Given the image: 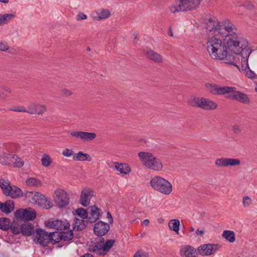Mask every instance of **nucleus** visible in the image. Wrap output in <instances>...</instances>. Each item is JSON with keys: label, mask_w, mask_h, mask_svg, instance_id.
I'll return each mask as SVG.
<instances>
[{"label": "nucleus", "mask_w": 257, "mask_h": 257, "mask_svg": "<svg viewBox=\"0 0 257 257\" xmlns=\"http://www.w3.org/2000/svg\"><path fill=\"white\" fill-rule=\"evenodd\" d=\"M204 25L212 36L225 40L228 49L234 54L241 53L248 46L247 41L238 34L236 26L229 20L220 23L216 18H209Z\"/></svg>", "instance_id": "f257e3e1"}, {"label": "nucleus", "mask_w": 257, "mask_h": 257, "mask_svg": "<svg viewBox=\"0 0 257 257\" xmlns=\"http://www.w3.org/2000/svg\"><path fill=\"white\" fill-rule=\"evenodd\" d=\"M252 52V50L247 49L241 53V64L242 70L249 67L248 58Z\"/></svg>", "instance_id": "cd10ccee"}, {"label": "nucleus", "mask_w": 257, "mask_h": 257, "mask_svg": "<svg viewBox=\"0 0 257 257\" xmlns=\"http://www.w3.org/2000/svg\"><path fill=\"white\" fill-rule=\"evenodd\" d=\"M0 187L6 195L11 196L13 198L16 197V191L13 190L8 180L1 179Z\"/></svg>", "instance_id": "f3484780"}, {"label": "nucleus", "mask_w": 257, "mask_h": 257, "mask_svg": "<svg viewBox=\"0 0 257 257\" xmlns=\"http://www.w3.org/2000/svg\"><path fill=\"white\" fill-rule=\"evenodd\" d=\"M110 229L109 224L102 221H99L94 224L93 231L98 236L105 235Z\"/></svg>", "instance_id": "4468645a"}, {"label": "nucleus", "mask_w": 257, "mask_h": 257, "mask_svg": "<svg viewBox=\"0 0 257 257\" xmlns=\"http://www.w3.org/2000/svg\"><path fill=\"white\" fill-rule=\"evenodd\" d=\"M47 111V108L45 105L31 103L28 107V113L30 114H42Z\"/></svg>", "instance_id": "a211bd4d"}, {"label": "nucleus", "mask_w": 257, "mask_h": 257, "mask_svg": "<svg viewBox=\"0 0 257 257\" xmlns=\"http://www.w3.org/2000/svg\"><path fill=\"white\" fill-rule=\"evenodd\" d=\"M180 255L184 257H196V250L192 246L187 245L180 249Z\"/></svg>", "instance_id": "b1692460"}, {"label": "nucleus", "mask_w": 257, "mask_h": 257, "mask_svg": "<svg viewBox=\"0 0 257 257\" xmlns=\"http://www.w3.org/2000/svg\"><path fill=\"white\" fill-rule=\"evenodd\" d=\"M222 237L226 240L232 243L235 241V236L233 231L231 230H224L222 233Z\"/></svg>", "instance_id": "f704fd0d"}, {"label": "nucleus", "mask_w": 257, "mask_h": 257, "mask_svg": "<svg viewBox=\"0 0 257 257\" xmlns=\"http://www.w3.org/2000/svg\"><path fill=\"white\" fill-rule=\"evenodd\" d=\"M15 15L6 14L3 15H0V25H3L8 23L10 20L14 19Z\"/></svg>", "instance_id": "e433bc0d"}, {"label": "nucleus", "mask_w": 257, "mask_h": 257, "mask_svg": "<svg viewBox=\"0 0 257 257\" xmlns=\"http://www.w3.org/2000/svg\"><path fill=\"white\" fill-rule=\"evenodd\" d=\"M19 233H20L19 231L17 230V235L19 234Z\"/></svg>", "instance_id": "338daca9"}, {"label": "nucleus", "mask_w": 257, "mask_h": 257, "mask_svg": "<svg viewBox=\"0 0 257 257\" xmlns=\"http://www.w3.org/2000/svg\"><path fill=\"white\" fill-rule=\"evenodd\" d=\"M60 93L62 96L66 97L71 96L73 94L72 92L70 90L66 88L62 89L60 90Z\"/></svg>", "instance_id": "de8ad7c7"}, {"label": "nucleus", "mask_w": 257, "mask_h": 257, "mask_svg": "<svg viewBox=\"0 0 257 257\" xmlns=\"http://www.w3.org/2000/svg\"><path fill=\"white\" fill-rule=\"evenodd\" d=\"M107 217L109 219V222L110 224L113 223V219L111 213L109 212H107Z\"/></svg>", "instance_id": "13d9d810"}, {"label": "nucleus", "mask_w": 257, "mask_h": 257, "mask_svg": "<svg viewBox=\"0 0 257 257\" xmlns=\"http://www.w3.org/2000/svg\"><path fill=\"white\" fill-rule=\"evenodd\" d=\"M50 242L53 244L59 242L60 239V232H52L49 233Z\"/></svg>", "instance_id": "c9c22d12"}, {"label": "nucleus", "mask_w": 257, "mask_h": 257, "mask_svg": "<svg viewBox=\"0 0 257 257\" xmlns=\"http://www.w3.org/2000/svg\"><path fill=\"white\" fill-rule=\"evenodd\" d=\"M15 154L11 151H8V152L0 153V163L4 165L16 166V159L15 158Z\"/></svg>", "instance_id": "ddd939ff"}, {"label": "nucleus", "mask_w": 257, "mask_h": 257, "mask_svg": "<svg viewBox=\"0 0 257 257\" xmlns=\"http://www.w3.org/2000/svg\"><path fill=\"white\" fill-rule=\"evenodd\" d=\"M88 210L89 211V213L87 221L90 223L95 222L99 218L100 210L96 205L89 207Z\"/></svg>", "instance_id": "412c9836"}, {"label": "nucleus", "mask_w": 257, "mask_h": 257, "mask_svg": "<svg viewBox=\"0 0 257 257\" xmlns=\"http://www.w3.org/2000/svg\"><path fill=\"white\" fill-rule=\"evenodd\" d=\"M196 235L197 236H200L201 237H203V235L204 234V231L203 230H200L199 229H198L196 230L195 232Z\"/></svg>", "instance_id": "4d7b16f0"}, {"label": "nucleus", "mask_w": 257, "mask_h": 257, "mask_svg": "<svg viewBox=\"0 0 257 257\" xmlns=\"http://www.w3.org/2000/svg\"><path fill=\"white\" fill-rule=\"evenodd\" d=\"M134 257H149V254L147 252H146L144 251L139 250L136 252Z\"/></svg>", "instance_id": "09e8293b"}, {"label": "nucleus", "mask_w": 257, "mask_h": 257, "mask_svg": "<svg viewBox=\"0 0 257 257\" xmlns=\"http://www.w3.org/2000/svg\"><path fill=\"white\" fill-rule=\"evenodd\" d=\"M0 50L2 51H9V53H11L7 43L2 41L0 42Z\"/></svg>", "instance_id": "a18cd8bd"}, {"label": "nucleus", "mask_w": 257, "mask_h": 257, "mask_svg": "<svg viewBox=\"0 0 257 257\" xmlns=\"http://www.w3.org/2000/svg\"><path fill=\"white\" fill-rule=\"evenodd\" d=\"M207 50L210 56L215 60H224L227 64L235 66L239 70L237 63L238 58L228 54L227 44L216 36H212L207 42Z\"/></svg>", "instance_id": "f03ea898"}, {"label": "nucleus", "mask_w": 257, "mask_h": 257, "mask_svg": "<svg viewBox=\"0 0 257 257\" xmlns=\"http://www.w3.org/2000/svg\"><path fill=\"white\" fill-rule=\"evenodd\" d=\"M15 207V202L12 200L6 201L4 203L0 201V209L6 213H10Z\"/></svg>", "instance_id": "bb28decb"}, {"label": "nucleus", "mask_w": 257, "mask_h": 257, "mask_svg": "<svg viewBox=\"0 0 257 257\" xmlns=\"http://www.w3.org/2000/svg\"><path fill=\"white\" fill-rule=\"evenodd\" d=\"M87 50H90V48L88 47V48H87Z\"/></svg>", "instance_id": "774afa93"}, {"label": "nucleus", "mask_w": 257, "mask_h": 257, "mask_svg": "<svg viewBox=\"0 0 257 257\" xmlns=\"http://www.w3.org/2000/svg\"><path fill=\"white\" fill-rule=\"evenodd\" d=\"M235 90V88L234 87L219 86L218 95H224L226 94H229L233 92Z\"/></svg>", "instance_id": "4c0bfd02"}, {"label": "nucleus", "mask_w": 257, "mask_h": 257, "mask_svg": "<svg viewBox=\"0 0 257 257\" xmlns=\"http://www.w3.org/2000/svg\"><path fill=\"white\" fill-rule=\"evenodd\" d=\"M62 155L66 157H69L72 155L73 156L74 152L72 149H66L64 150L62 152Z\"/></svg>", "instance_id": "49530a36"}, {"label": "nucleus", "mask_w": 257, "mask_h": 257, "mask_svg": "<svg viewBox=\"0 0 257 257\" xmlns=\"http://www.w3.org/2000/svg\"><path fill=\"white\" fill-rule=\"evenodd\" d=\"M240 164V161L237 159L227 158L226 167L238 166Z\"/></svg>", "instance_id": "37998d69"}, {"label": "nucleus", "mask_w": 257, "mask_h": 257, "mask_svg": "<svg viewBox=\"0 0 257 257\" xmlns=\"http://www.w3.org/2000/svg\"><path fill=\"white\" fill-rule=\"evenodd\" d=\"M226 158L217 159L215 161V165L218 167H226Z\"/></svg>", "instance_id": "c03bdc74"}, {"label": "nucleus", "mask_w": 257, "mask_h": 257, "mask_svg": "<svg viewBox=\"0 0 257 257\" xmlns=\"http://www.w3.org/2000/svg\"><path fill=\"white\" fill-rule=\"evenodd\" d=\"M26 183L27 186L34 187H40L42 186V182L35 177H31L27 179Z\"/></svg>", "instance_id": "2f4dec72"}, {"label": "nucleus", "mask_w": 257, "mask_h": 257, "mask_svg": "<svg viewBox=\"0 0 257 257\" xmlns=\"http://www.w3.org/2000/svg\"><path fill=\"white\" fill-rule=\"evenodd\" d=\"M206 86L211 94L218 95L220 86L216 84L208 83L206 85Z\"/></svg>", "instance_id": "58836bf2"}, {"label": "nucleus", "mask_w": 257, "mask_h": 257, "mask_svg": "<svg viewBox=\"0 0 257 257\" xmlns=\"http://www.w3.org/2000/svg\"><path fill=\"white\" fill-rule=\"evenodd\" d=\"M33 238L36 243L40 244L43 246H47L50 239L49 233L41 228L36 229Z\"/></svg>", "instance_id": "1a4fd4ad"}, {"label": "nucleus", "mask_w": 257, "mask_h": 257, "mask_svg": "<svg viewBox=\"0 0 257 257\" xmlns=\"http://www.w3.org/2000/svg\"><path fill=\"white\" fill-rule=\"evenodd\" d=\"M93 190L90 188H84L81 191L79 202L84 207L90 204L91 198L93 195Z\"/></svg>", "instance_id": "2eb2a0df"}, {"label": "nucleus", "mask_w": 257, "mask_h": 257, "mask_svg": "<svg viewBox=\"0 0 257 257\" xmlns=\"http://www.w3.org/2000/svg\"><path fill=\"white\" fill-rule=\"evenodd\" d=\"M115 242V240L114 239H108L105 242L103 238H101L98 242H91L88 245V249L90 251L104 255L109 251Z\"/></svg>", "instance_id": "20e7f679"}, {"label": "nucleus", "mask_w": 257, "mask_h": 257, "mask_svg": "<svg viewBox=\"0 0 257 257\" xmlns=\"http://www.w3.org/2000/svg\"><path fill=\"white\" fill-rule=\"evenodd\" d=\"M25 197L31 203L37 204L44 208L48 209L52 207L50 199L40 192L27 191L25 193Z\"/></svg>", "instance_id": "423d86ee"}, {"label": "nucleus", "mask_w": 257, "mask_h": 257, "mask_svg": "<svg viewBox=\"0 0 257 257\" xmlns=\"http://www.w3.org/2000/svg\"><path fill=\"white\" fill-rule=\"evenodd\" d=\"M41 162L43 166L48 167L52 163V160L49 155L44 154L41 158Z\"/></svg>", "instance_id": "ea45409f"}, {"label": "nucleus", "mask_w": 257, "mask_h": 257, "mask_svg": "<svg viewBox=\"0 0 257 257\" xmlns=\"http://www.w3.org/2000/svg\"><path fill=\"white\" fill-rule=\"evenodd\" d=\"M71 136L80 139L86 142L94 140L96 137V135L94 133L85 132L82 131H73L70 133Z\"/></svg>", "instance_id": "dca6fc26"}, {"label": "nucleus", "mask_w": 257, "mask_h": 257, "mask_svg": "<svg viewBox=\"0 0 257 257\" xmlns=\"http://www.w3.org/2000/svg\"><path fill=\"white\" fill-rule=\"evenodd\" d=\"M36 217V212L31 208L17 209V219L20 218L24 221H29L34 219Z\"/></svg>", "instance_id": "9b49d317"}, {"label": "nucleus", "mask_w": 257, "mask_h": 257, "mask_svg": "<svg viewBox=\"0 0 257 257\" xmlns=\"http://www.w3.org/2000/svg\"><path fill=\"white\" fill-rule=\"evenodd\" d=\"M251 203V199L248 196H245L243 198L242 203L245 207L249 206Z\"/></svg>", "instance_id": "8fccbe9b"}, {"label": "nucleus", "mask_w": 257, "mask_h": 257, "mask_svg": "<svg viewBox=\"0 0 257 257\" xmlns=\"http://www.w3.org/2000/svg\"><path fill=\"white\" fill-rule=\"evenodd\" d=\"M73 159L74 161H91L92 159L90 156L86 153H84L83 152H79L77 153H75L73 155Z\"/></svg>", "instance_id": "c756f323"}, {"label": "nucleus", "mask_w": 257, "mask_h": 257, "mask_svg": "<svg viewBox=\"0 0 257 257\" xmlns=\"http://www.w3.org/2000/svg\"><path fill=\"white\" fill-rule=\"evenodd\" d=\"M188 104L192 107L200 108L205 110H214L218 106L214 101L202 97L192 96Z\"/></svg>", "instance_id": "0eeeda50"}, {"label": "nucleus", "mask_w": 257, "mask_h": 257, "mask_svg": "<svg viewBox=\"0 0 257 257\" xmlns=\"http://www.w3.org/2000/svg\"><path fill=\"white\" fill-rule=\"evenodd\" d=\"M111 15L110 12L108 9H101L100 12L92 13L91 17L94 21H101L106 19Z\"/></svg>", "instance_id": "5701e85b"}, {"label": "nucleus", "mask_w": 257, "mask_h": 257, "mask_svg": "<svg viewBox=\"0 0 257 257\" xmlns=\"http://www.w3.org/2000/svg\"><path fill=\"white\" fill-rule=\"evenodd\" d=\"M81 257H94V256L90 253H86Z\"/></svg>", "instance_id": "680f3d73"}, {"label": "nucleus", "mask_w": 257, "mask_h": 257, "mask_svg": "<svg viewBox=\"0 0 257 257\" xmlns=\"http://www.w3.org/2000/svg\"><path fill=\"white\" fill-rule=\"evenodd\" d=\"M87 223V220L75 218L73 221V229L74 230H82L86 227Z\"/></svg>", "instance_id": "c85d7f7f"}, {"label": "nucleus", "mask_w": 257, "mask_h": 257, "mask_svg": "<svg viewBox=\"0 0 257 257\" xmlns=\"http://www.w3.org/2000/svg\"><path fill=\"white\" fill-rule=\"evenodd\" d=\"M114 165L116 170L121 174H126L131 171L130 167L126 164L114 162Z\"/></svg>", "instance_id": "7c9ffc66"}, {"label": "nucleus", "mask_w": 257, "mask_h": 257, "mask_svg": "<svg viewBox=\"0 0 257 257\" xmlns=\"http://www.w3.org/2000/svg\"><path fill=\"white\" fill-rule=\"evenodd\" d=\"M24 162L17 156V167L21 168L24 166Z\"/></svg>", "instance_id": "5fc2aeb1"}, {"label": "nucleus", "mask_w": 257, "mask_h": 257, "mask_svg": "<svg viewBox=\"0 0 257 257\" xmlns=\"http://www.w3.org/2000/svg\"><path fill=\"white\" fill-rule=\"evenodd\" d=\"M76 214L80 217L82 219L88 218V213L87 210L82 208H79L76 210Z\"/></svg>", "instance_id": "79ce46f5"}, {"label": "nucleus", "mask_w": 257, "mask_h": 257, "mask_svg": "<svg viewBox=\"0 0 257 257\" xmlns=\"http://www.w3.org/2000/svg\"><path fill=\"white\" fill-rule=\"evenodd\" d=\"M146 55L149 59L156 63H161L163 62L162 56L151 49L147 50Z\"/></svg>", "instance_id": "a878e982"}, {"label": "nucleus", "mask_w": 257, "mask_h": 257, "mask_svg": "<svg viewBox=\"0 0 257 257\" xmlns=\"http://www.w3.org/2000/svg\"><path fill=\"white\" fill-rule=\"evenodd\" d=\"M180 3L177 6H173L170 8V10L172 13H175L176 12H181L180 8Z\"/></svg>", "instance_id": "864d4df0"}, {"label": "nucleus", "mask_w": 257, "mask_h": 257, "mask_svg": "<svg viewBox=\"0 0 257 257\" xmlns=\"http://www.w3.org/2000/svg\"><path fill=\"white\" fill-rule=\"evenodd\" d=\"M220 247L219 244H204L199 246L197 250L202 255H209L215 252Z\"/></svg>", "instance_id": "f8f14e48"}, {"label": "nucleus", "mask_w": 257, "mask_h": 257, "mask_svg": "<svg viewBox=\"0 0 257 257\" xmlns=\"http://www.w3.org/2000/svg\"><path fill=\"white\" fill-rule=\"evenodd\" d=\"M168 34L170 36H173V32H172L171 28H170L169 30Z\"/></svg>", "instance_id": "e2e57ef3"}, {"label": "nucleus", "mask_w": 257, "mask_h": 257, "mask_svg": "<svg viewBox=\"0 0 257 257\" xmlns=\"http://www.w3.org/2000/svg\"><path fill=\"white\" fill-rule=\"evenodd\" d=\"M150 185L155 190L165 195L170 194L172 191L171 183L159 176H155L151 179Z\"/></svg>", "instance_id": "39448f33"}, {"label": "nucleus", "mask_w": 257, "mask_h": 257, "mask_svg": "<svg viewBox=\"0 0 257 257\" xmlns=\"http://www.w3.org/2000/svg\"><path fill=\"white\" fill-rule=\"evenodd\" d=\"M228 98L236 100L243 103H247L249 102V99L247 95L239 91L233 92L232 94L228 95Z\"/></svg>", "instance_id": "4be33fe9"}, {"label": "nucleus", "mask_w": 257, "mask_h": 257, "mask_svg": "<svg viewBox=\"0 0 257 257\" xmlns=\"http://www.w3.org/2000/svg\"><path fill=\"white\" fill-rule=\"evenodd\" d=\"M201 0H180V8L182 12L191 11L199 7Z\"/></svg>", "instance_id": "9d476101"}, {"label": "nucleus", "mask_w": 257, "mask_h": 257, "mask_svg": "<svg viewBox=\"0 0 257 257\" xmlns=\"http://www.w3.org/2000/svg\"><path fill=\"white\" fill-rule=\"evenodd\" d=\"M242 71L247 78L252 80L257 79V75L252 71L249 67L245 69H243Z\"/></svg>", "instance_id": "a19ab883"}, {"label": "nucleus", "mask_w": 257, "mask_h": 257, "mask_svg": "<svg viewBox=\"0 0 257 257\" xmlns=\"http://www.w3.org/2000/svg\"><path fill=\"white\" fill-rule=\"evenodd\" d=\"M46 225L50 228H55L57 230H66L70 227V224L67 221H63L60 220L49 221Z\"/></svg>", "instance_id": "aec40b11"}, {"label": "nucleus", "mask_w": 257, "mask_h": 257, "mask_svg": "<svg viewBox=\"0 0 257 257\" xmlns=\"http://www.w3.org/2000/svg\"><path fill=\"white\" fill-rule=\"evenodd\" d=\"M23 196V193L22 191V190L17 187V198L18 197H21Z\"/></svg>", "instance_id": "bf43d9fd"}, {"label": "nucleus", "mask_w": 257, "mask_h": 257, "mask_svg": "<svg viewBox=\"0 0 257 257\" xmlns=\"http://www.w3.org/2000/svg\"><path fill=\"white\" fill-rule=\"evenodd\" d=\"M9 2V0H0V2L4 3V4H7Z\"/></svg>", "instance_id": "0e129e2a"}, {"label": "nucleus", "mask_w": 257, "mask_h": 257, "mask_svg": "<svg viewBox=\"0 0 257 257\" xmlns=\"http://www.w3.org/2000/svg\"><path fill=\"white\" fill-rule=\"evenodd\" d=\"M54 201L59 208H64L69 203V197L65 191L58 189L55 191Z\"/></svg>", "instance_id": "6e6552de"}, {"label": "nucleus", "mask_w": 257, "mask_h": 257, "mask_svg": "<svg viewBox=\"0 0 257 257\" xmlns=\"http://www.w3.org/2000/svg\"><path fill=\"white\" fill-rule=\"evenodd\" d=\"M194 231V228L193 227H191L190 228V230H189V231L190 232H193Z\"/></svg>", "instance_id": "69168bd1"}, {"label": "nucleus", "mask_w": 257, "mask_h": 257, "mask_svg": "<svg viewBox=\"0 0 257 257\" xmlns=\"http://www.w3.org/2000/svg\"><path fill=\"white\" fill-rule=\"evenodd\" d=\"M149 223H150V221L149 219H146L144 220L143 221V224L145 226H148L149 225Z\"/></svg>", "instance_id": "052dcab7"}, {"label": "nucleus", "mask_w": 257, "mask_h": 257, "mask_svg": "<svg viewBox=\"0 0 257 257\" xmlns=\"http://www.w3.org/2000/svg\"><path fill=\"white\" fill-rule=\"evenodd\" d=\"M0 229L3 230L10 229L13 234H16L15 225L14 222H11L10 220L6 217L0 218Z\"/></svg>", "instance_id": "6ab92c4d"}, {"label": "nucleus", "mask_w": 257, "mask_h": 257, "mask_svg": "<svg viewBox=\"0 0 257 257\" xmlns=\"http://www.w3.org/2000/svg\"><path fill=\"white\" fill-rule=\"evenodd\" d=\"M20 232L23 235L30 236L35 232L34 226L30 222L24 223L21 226Z\"/></svg>", "instance_id": "393cba45"}, {"label": "nucleus", "mask_w": 257, "mask_h": 257, "mask_svg": "<svg viewBox=\"0 0 257 257\" xmlns=\"http://www.w3.org/2000/svg\"><path fill=\"white\" fill-rule=\"evenodd\" d=\"M232 131L234 134H238L241 131V126L237 124L234 125L232 126Z\"/></svg>", "instance_id": "603ef678"}, {"label": "nucleus", "mask_w": 257, "mask_h": 257, "mask_svg": "<svg viewBox=\"0 0 257 257\" xmlns=\"http://www.w3.org/2000/svg\"><path fill=\"white\" fill-rule=\"evenodd\" d=\"M180 221L177 219H171L169 221L168 226L170 230L179 234Z\"/></svg>", "instance_id": "473e14b6"}, {"label": "nucleus", "mask_w": 257, "mask_h": 257, "mask_svg": "<svg viewBox=\"0 0 257 257\" xmlns=\"http://www.w3.org/2000/svg\"><path fill=\"white\" fill-rule=\"evenodd\" d=\"M17 111L28 113V109H26L23 106H19L17 107Z\"/></svg>", "instance_id": "6e6d98bb"}, {"label": "nucleus", "mask_w": 257, "mask_h": 257, "mask_svg": "<svg viewBox=\"0 0 257 257\" xmlns=\"http://www.w3.org/2000/svg\"><path fill=\"white\" fill-rule=\"evenodd\" d=\"M87 18V17L85 14L83 13H79V14L76 16V19L77 21H81L86 20Z\"/></svg>", "instance_id": "3c124183"}, {"label": "nucleus", "mask_w": 257, "mask_h": 257, "mask_svg": "<svg viewBox=\"0 0 257 257\" xmlns=\"http://www.w3.org/2000/svg\"><path fill=\"white\" fill-rule=\"evenodd\" d=\"M73 237V231L71 230L60 231V239L64 241H69Z\"/></svg>", "instance_id": "72a5a7b5"}, {"label": "nucleus", "mask_w": 257, "mask_h": 257, "mask_svg": "<svg viewBox=\"0 0 257 257\" xmlns=\"http://www.w3.org/2000/svg\"><path fill=\"white\" fill-rule=\"evenodd\" d=\"M138 156L142 164L148 169L155 171L162 170L163 165L162 161L152 153L148 152H140Z\"/></svg>", "instance_id": "7ed1b4c3"}]
</instances>
